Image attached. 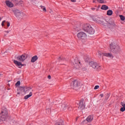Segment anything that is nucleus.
Returning a JSON list of instances; mask_svg holds the SVG:
<instances>
[{"label": "nucleus", "mask_w": 125, "mask_h": 125, "mask_svg": "<svg viewBox=\"0 0 125 125\" xmlns=\"http://www.w3.org/2000/svg\"><path fill=\"white\" fill-rule=\"evenodd\" d=\"M21 2H22V1H21Z\"/></svg>", "instance_id": "nucleus-47"}, {"label": "nucleus", "mask_w": 125, "mask_h": 125, "mask_svg": "<svg viewBox=\"0 0 125 125\" xmlns=\"http://www.w3.org/2000/svg\"><path fill=\"white\" fill-rule=\"evenodd\" d=\"M27 58H28V56L25 54L17 57L18 60L21 61V62H24V61H25Z\"/></svg>", "instance_id": "nucleus-9"}, {"label": "nucleus", "mask_w": 125, "mask_h": 125, "mask_svg": "<svg viewBox=\"0 0 125 125\" xmlns=\"http://www.w3.org/2000/svg\"><path fill=\"white\" fill-rule=\"evenodd\" d=\"M91 26L89 23H85L83 25V29L85 32H86Z\"/></svg>", "instance_id": "nucleus-10"}, {"label": "nucleus", "mask_w": 125, "mask_h": 125, "mask_svg": "<svg viewBox=\"0 0 125 125\" xmlns=\"http://www.w3.org/2000/svg\"><path fill=\"white\" fill-rule=\"evenodd\" d=\"M77 38L79 41H84V40H86L87 38V35H86V33H84V32L81 31L79 32L77 35Z\"/></svg>", "instance_id": "nucleus-3"}, {"label": "nucleus", "mask_w": 125, "mask_h": 125, "mask_svg": "<svg viewBox=\"0 0 125 125\" xmlns=\"http://www.w3.org/2000/svg\"><path fill=\"white\" fill-rule=\"evenodd\" d=\"M91 9L92 10H95V8H92Z\"/></svg>", "instance_id": "nucleus-44"}, {"label": "nucleus", "mask_w": 125, "mask_h": 125, "mask_svg": "<svg viewBox=\"0 0 125 125\" xmlns=\"http://www.w3.org/2000/svg\"><path fill=\"white\" fill-rule=\"evenodd\" d=\"M92 19L96 23H100L104 25V26H106V27H110L111 26V23H108L106 21L104 22V21H101L98 17H94L92 18Z\"/></svg>", "instance_id": "nucleus-2"}, {"label": "nucleus", "mask_w": 125, "mask_h": 125, "mask_svg": "<svg viewBox=\"0 0 125 125\" xmlns=\"http://www.w3.org/2000/svg\"><path fill=\"white\" fill-rule=\"evenodd\" d=\"M59 60H60V61H61V60H64V59H63L62 57H60L59 58Z\"/></svg>", "instance_id": "nucleus-35"}, {"label": "nucleus", "mask_w": 125, "mask_h": 125, "mask_svg": "<svg viewBox=\"0 0 125 125\" xmlns=\"http://www.w3.org/2000/svg\"><path fill=\"white\" fill-rule=\"evenodd\" d=\"M100 96H101V97H103V96H104V94H101L100 95Z\"/></svg>", "instance_id": "nucleus-41"}, {"label": "nucleus", "mask_w": 125, "mask_h": 125, "mask_svg": "<svg viewBox=\"0 0 125 125\" xmlns=\"http://www.w3.org/2000/svg\"><path fill=\"white\" fill-rule=\"evenodd\" d=\"M110 49L111 52L115 53V54H118L120 53L121 51V48L120 46L115 43H111L110 44Z\"/></svg>", "instance_id": "nucleus-1"}, {"label": "nucleus", "mask_w": 125, "mask_h": 125, "mask_svg": "<svg viewBox=\"0 0 125 125\" xmlns=\"http://www.w3.org/2000/svg\"><path fill=\"white\" fill-rule=\"evenodd\" d=\"M99 88V85H96L94 87V89H98Z\"/></svg>", "instance_id": "nucleus-34"}, {"label": "nucleus", "mask_w": 125, "mask_h": 125, "mask_svg": "<svg viewBox=\"0 0 125 125\" xmlns=\"http://www.w3.org/2000/svg\"><path fill=\"white\" fill-rule=\"evenodd\" d=\"M10 26V23L9 22L7 21V27H9Z\"/></svg>", "instance_id": "nucleus-36"}, {"label": "nucleus", "mask_w": 125, "mask_h": 125, "mask_svg": "<svg viewBox=\"0 0 125 125\" xmlns=\"http://www.w3.org/2000/svg\"><path fill=\"white\" fill-rule=\"evenodd\" d=\"M71 1H72V2H76V0H71Z\"/></svg>", "instance_id": "nucleus-42"}, {"label": "nucleus", "mask_w": 125, "mask_h": 125, "mask_svg": "<svg viewBox=\"0 0 125 125\" xmlns=\"http://www.w3.org/2000/svg\"><path fill=\"white\" fill-rule=\"evenodd\" d=\"M1 76H2V74H1V73L0 72V77H1Z\"/></svg>", "instance_id": "nucleus-45"}, {"label": "nucleus", "mask_w": 125, "mask_h": 125, "mask_svg": "<svg viewBox=\"0 0 125 125\" xmlns=\"http://www.w3.org/2000/svg\"><path fill=\"white\" fill-rule=\"evenodd\" d=\"M0 20H1V19L0 17Z\"/></svg>", "instance_id": "nucleus-46"}, {"label": "nucleus", "mask_w": 125, "mask_h": 125, "mask_svg": "<svg viewBox=\"0 0 125 125\" xmlns=\"http://www.w3.org/2000/svg\"><path fill=\"white\" fill-rule=\"evenodd\" d=\"M5 3H6L7 6H8V7L11 8V7H13V6H14V5L13 4V3L9 0H6Z\"/></svg>", "instance_id": "nucleus-12"}, {"label": "nucleus", "mask_w": 125, "mask_h": 125, "mask_svg": "<svg viewBox=\"0 0 125 125\" xmlns=\"http://www.w3.org/2000/svg\"><path fill=\"white\" fill-rule=\"evenodd\" d=\"M33 95V93L32 92H30L29 94L26 95L24 97V99L27 100L28 98H29V97H31Z\"/></svg>", "instance_id": "nucleus-21"}, {"label": "nucleus", "mask_w": 125, "mask_h": 125, "mask_svg": "<svg viewBox=\"0 0 125 125\" xmlns=\"http://www.w3.org/2000/svg\"><path fill=\"white\" fill-rule=\"evenodd\" d=\"M104 56H105V57H108V58H113V55L110 53H104Z\"/></svg>", "instance_id": "nucleus-17"}, {"label": "nucleus", "mask_w": 125, "mask_h": 125, "mask_svg": "<svg viewBox=\"0 0 125 125\" xmlns=\"http://www.w3.org/2000/svg\"><path fill=\"white\" fill-rule=\"evenodd\" d=\"M93 120V116L92 115H89L87 117V118L86 119V121L88 122V123H89L90 122H92V121Z\"/></svg>", "instance_id": "nucleus-19"}, {"label": "nucleus", "mask_w": 125, "mask_h": 125, "mask_svg": "<svg viewBox=\"0 0 125 125\" xmlns=\"http://www.w3.org/2000/svg\"><path fill=\"white\" fill-rule=\"evenodd\" d=\"M38 59V56L35 55L32 58L31 62L32 63H35V62H36V61H37Z\"/></svg>", "instance_id": "nucleus-18"}, {"label": "nucleus", "mask_w": 125, "mask_h": 125, "mask_svg": "<svg viewBox=\"0 0 125 125\" xmlns=\"http://www.w3.org/2000/svg\"><path fill=\"white\" fill-rule=\"evenodd\" d=\"M119 17L120 18L121 20H122V21H125V16H123V15H120Z\"/></svg>", "instance_id": "nucleus-27"}, {"label": "nucleus", "mask_w": 125, "mask_h": 125, "mask_svg": "<svg viewBox=\"0 0 125 125\" xmlns=\"http://www.w3.org/2000/svg\"><path fill=\"white\" fill-rule=\"evenodd\" d=\"M40 7L42 9L43 11H44V12H46V9L45 8V7H44V6L42 5H41Z\"/></svg>", "instance_id": "nucleus-25"}, {"label": "nucleus", "mask_w": 125, "mask_h": 125, "mask_svg": "<svg viewBox=\"0 0 125 125\" xmlns=\"http://www.w3.org/2000/svg\"><path fill=\"white\" fill-rule=\"evenodd\" d=\"M62 109L63 111H66V110H68V111H72V106L70 105H62Z\"/></svg>", "instance_id": "nucleus-14"}, {"label": "nucleus", "mask_w": 125, "mask_h": 125, "mask_svg": "<svg viewBox=\"0 0 125 125\" xmlns=\"http://www.w3.org/2000/svg\"><path fill=\"white\" fill-rule=\"evenodd\" d=\"M10 32V30L5 31L6 34H8Z\"/></svg>", "instance_id": "nucleus-40"}, {"label": "nucleus", "mask_w": 125, "mask_h": 125, "mask_svg": "<svg viewBox=\"0 0 125 125\" xmlns=\"http://www.w3.org/2000/svg\"><path fill=\"white\" fill-rule=\"evenodd\" d=\"M93 2H95V3H96V0H93Z\"/></svg>", "instance_id": "nucleus-43"}, {"label": "nucleus", "mask_w": 125, "mask_h": 125, "mask_svg": "<svg viewBox=\"0 0 125 125\" xmlns=\"http://www.w3.org/2000/svg\"><path fill=\"white\" fill-rule=\"evenodd\" d=\"M13 12L16 17H19L21 15V13L18 10H15Z\"/></svg>", "instance_id": "nucleus-16"}, {"label": "nucleus", "mask_w": 125, "mask_h": 125, "mask_svg": "<svg viewBox=\"0 0 125 125\" xmlns=\"http://www.w3.org/2000/svg\"><path fill=\"white\" fill-rule=\"evenodd\" d=\"M21 84V82H20V81H18L16 83L15 85L16 86H19V85H20Z\"/></svg>", "instance_id": "nucleus-30"}, {"label": "nucleus", "mask_w": 125, "mask_h": 125, "mask_svg": "<svg viewBox=\"0 0 125 125\" xmlns=\"http://www.w3.org/2000/svg\"><path fill=\"white\" fill-rule=\"evenodd\" d=\"M5 22V21H3L1 23V26L4 25V22Z\"/></svg>", "instance_id": "nucleus-38"}, {"label": "nucleus", "mask_w": 125, "mask_h": 125, "mask_svg": "<svg viewBox=\"0 0 125 125\" xmlns=\"http://www.w3.org/2000/svg\"><path fill=\"white\" fill-rule=\"evenodd\" d=\"M84 59H86L87 61L88 60V56H86L84 57Z\"/></svg>", "instance_id": "nucleus-37"}, {"label": "nucleus", "mask_w": 125, "mask_h": 125, "mask_svg": "<svg viewBox=\"0 0 125 125\" xmlns=\"http://www.w3.org/2000/svg\"><path fill=\"white\" fill-rule=\"evenodd\" d=\"M108 16H111L113 15V11L112 10H108L106 13Z\"/></svg>", "instance_id": "nucleus-22"}, {"label": "nucleus", "mask_w": 125, "mask_h": 125, "mask_svg": "<svg viewBox=\"0 0 125 125\" xmlns=\"http://www.w3.org/2000/svg\"><path fill=\"white\" fill-rule=\"evenodd\" d=\"M101 56H104V53H102L101 52H98V57H101Z\"/></svg>", "instance_id": "nucleus-26"}, {"label": "nucleus", "mask_w": 125, "mask_h": 125, "mask_svg": "<svg viewBox=\"0 0 125 125\" xmlns=\"http://www.w3.org/2000/svg\"><path fill=\"white\" fill-rule=\"evenodd\" d=\"M46 113H47V114H50V113H51V109H50V108L46 109Z\"/></svg>", "instance_id": "nucleus-28"}, {"label": "nucleus", "mask_w": 125, "mask_h": 125, "mask_svg": "<svg viewBox=\"0 0 125 125\" xmlns=\"http://www.w3.org/2000/svg\"><path fill=\"white\" fill-rule=\"evenodd\" d=\"M101 9H102L103 10H107V9H109V7L106 5H103L101 7Z\"/></svg>", "instance_id": "nucleus-20"}, {"label": "nucleus", "mask_w": 125, "mask_h": 125, "mask_svg": "<svg viewBox=\"0 0 125 125\" xmlns=\"http://www.w3.org/2000/svg\"><path fill=\"white\" fill-rule=\"evenodd\" d=\"M8 116V113H7V110L2 111L0 113V120L2 121H5Z\"/></svg>", "instance_id": "nucleus-6"}, {"label": "nucleus", "mask_w": 125, "mask_h": 125, "mask_svg": "<svg viewBox=\"0 0 125 125\" xmlns=\"http://www.w3.org/2000/svg\"><path fill=\"white\" fill-rule=\"evenodd\" d=\"M109 97H110V95L109 94H106L105 97V100H108Z\"/></svg>", "instance_id": "nucleus-29"}, {"label": "nucleus", "mask_w": 125, "mask_h": 125, "mask_svg": "<svg viewBox=\"0 0 125 125\" xmlns=\"http://www.w3.org/2000/svg\"><path fill=\"white\" fill-rule=\"evenodd\" d=\"M30 90H32V88H31V87H27L25 90V93H29Z\"/></svg>", "instance_id": "nucleus-23"}, {"label": "nucleus", "mask_w": 125, "mask_h": 125, "mask_svg": "<svg viewBox=\"0 0 125 125\" xmlns=\"http://www.w3.org/2000/svg\"><path fill=\"white\" fill-rule=\"evenodd\" d=\"M97 1L100 3H106V1L104 0H97Z\"/></svg>", "instance_id": "nucleus-24"}, {"label": "nucleus", "mask_w": 125, "mask_h": 125, "mask_svg": "<svg viewBox=\"0 0 125 125\" xmlns=\"http://www.w3.org/2000/svg\"><path fill=\"white\" fill-rule=\"evenodd\" d=\"M12 0L13 2H15V3H17V2H18V0Z\"/></svg>", "instance_id": "nucleus-33"}, {"label": "nucleus", "mask_w": 125, "mask_h": 125, "mask_svg": "<svg viewBox=\"0 0 125 125\" xmlns=\"http://www.w3.org/2000/svg\"><path fill=\"white\" fill-rule=\"evenodd\" d=\"M84 100L82 99L80 101L79 103L78 104V109L80 110H83L85 107V105L83 103Z\"/></svg>", "instance_id": "nucleus-8"}, {"label": "nucleus", "mask_w": 125, "mask_h": 125, "mask_svg": "<svg viewBox=\"0 0 125 125\" xmlns=\"http://www.w3.org/2000/svg\"><path fill=\"white\" fill-rule=\"evenodd\" d=\"M48 79H49V80H50V79H51V76L50 75H48Z\"/></svg>", "instance_id": "nucleus-39"}, {"label": "nucleus", "mask_w": 125, "mask_h": 125, "mask_svg": "<svg viewBox=\"0 0 125 125\" xmlns=\"http://www.w3.org/2000/svg\"><path fill=\"white\" fill-rule=\"evenodd\" d=\"M22 92H25V88L23 87H21L19 90V91L17 92V96H19V95H20V93L21 94H22Z\"/></svg>", "instance_id": "nucleus-15"}, {"label": "nucleus", "mask_w": 125, "mask_h": 125, "mask_svg": "<svg viewBox=\"0 0 125 125\" xmlns=\"http://www.w3.org/2000/svg\"><path fill=\"white\" fill-rule=\"evenodd\" d=\"M14 63L16 65V66H18L19 68H21V67H23V65L22 64V62H18L16 60H14Z\"/></svg>", "instance_id": "nucleus-11"}, {"label": "nucleus", "mask_w": 125, "mask_h": 125, "mask_svg": "<svg viewBox=\"0 0 125 125\" xmlns=\"http://www.w3.org/2000/svg\"><path fill=\"white\" fill-rule=\"evenodd\" d=\"M89 65L95 70H98V71L101 70V66L99 65L97 62H89Z\"/></svg>", "instance_id": "nucleus-5"}, {"label": "nucleus", "mask_w": 125, "mask_h": 125, "mask_svg": "<svg viewBox=\"0 0 125 125\" xmlns=\"http://www.w3.org/2000/svg\"><path fill=\"white\" fill-rule=\"evenodd\" d=\"M121 105L122 106H123V107H125V103L124 102H121Z\"/></svg>", "instance_id": "nucleus-32"}, {"label": "nucleus", "mask_w": 125, "mask_h": 125, "mask_svg": "<svg viewBox=\"0 0 125 125\" xmlns=\"http://www.w3.org/2000/svg\"><path fill=\"white\" fill-rule=\"evenodd\" d=\"M120 111L121 112H125V107H122L121 109H120Z\"/></svg>", "instance_id": "nucleus-31"}, {"label": "nucleus", "mask_w": 125, "mask_h": 125, "mask_svg": "<svg viewBox=\"0 0 125 125\" xmlns=\"http://www.w3.org/2000/svg\"><path fill=\"white\" fill-rule=\"evenodd\" d=\"M73 67L74 69H76V70H80V69H81V62L79 61L78 59L74 60Z\"/></svg>", "instance_id": "nucleus-7"}, {"label": "nucleus", "mask_w": 125, "mask_h": 125, "mask_svg": "<svg viewBox=\"0 0 125 125\" xmlns=\"http://www.w3.org/2000/svg\"><path fill=\"white\" fill-rule=\"evenodd\" d=\"M86 32L90 35H93V34H94L95 31L93 28H92V27L91 26L90 28L88 29Z\"/></svg>", "instance_id": "nucleus-13"}, {"label": "nucleus", "mask_w": 125, "mask_h": 125, "mask_svg": "<svg viewBox=\"0 0 125 125\" xmlns=\"http://www.w3.org/2000/svg\"><path fill=\"white\" fill-rule=\"evenodd\" d=\"M80 86V83L78 80H75L71 83V88H73V89H75V90H77L78 88H79V86Z\"/></svg>", "instance_id": "nucleus-4"}]
</instances>
